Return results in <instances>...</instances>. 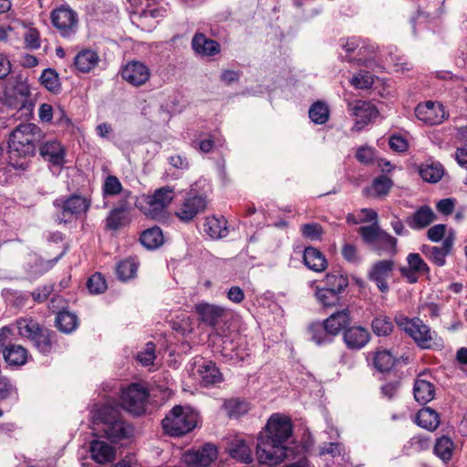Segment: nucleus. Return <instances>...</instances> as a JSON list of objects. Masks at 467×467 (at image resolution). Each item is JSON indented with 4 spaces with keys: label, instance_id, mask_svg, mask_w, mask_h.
<instances>
[{
    "label": "nucleus",
    "instance_id": "nucleus-1",
    "mask_svg": "<svg viewBox=\"0 0 467 467\" xmlns=\"http://www.w3.org/2000/svg\"><path fill=\"white\" fill-rule=\"evenodd\" d=\"M292 435L290 419L273 414L265 425V436L258 439L256 456L263 464L277 465L288 457L286 442Z\"/></svg>",
    "mask_w": 467,
    "mask_h": 467
},
{
    "label": "nucleus",
    "instance_id": "nucleus-2",
    "mask_svg": "<svg viewBox=\"0 0 467 467\" xmlns=\"http://www.w3.org/2000/svg\"><path fill=\"white\" fill-rule=\"evenodd\" d=\"M93 430L102 431L112 441L129 438L133 433L130 425L121 420L118 407L105 404L92 410Z\"/></svg>",
    "mask_w": 467,
    "mask_h": 467
},
{
    "label": "nucleus",
    "instance_id": "nucleus-3",
    "mask_svg": "<svg viewBox=\"0 0 467 467\" xmlns=\"http://www.w3.org/2000/svg\"><path fill=\"white\" fill-rule=\"evenodd\" d=\"M394 320L419 348L430 349L440 345V338L436 332L419 317L410 318L403 314H397Z\"/></svg>",
    "mask_w": 467,
    "mask_h": 467
},
{
    "label": "nucleus",
    "instance_id": "nucleus-4",
    "mask_svg": "<svg viewBox=\"0 0 467 467\" xmlns=\"http://www.w3.org/2000/svg\"><path fill=\"white\" fill-rule=\"evenodd\" d=\"M40 135L41 130L36 124H20L9 136L8 147L10 152L19 157L33 156Z\"/></svg>",
    "mask_w": 467,
    "mask_h": 467
},
{
    "label": "nucleus",
    "instance_id": "nucleus-5",
    "mask_svg": "<svg viewBox=\"0 0 467 467\" xmlns=\"http://www.w3.org/2000/svg\"><path fill=\"white\" fill-rule=\"evenodd\" d=\"M174 199V190L170 186L156 189L152 194H142L136 199V207L147 217H163L167 207Z\"/></svg>",
    "mask_w": 467,
    "mask_h": 467
},
{
    "label": "nucleus",
    "instance_id": "nucleus-6",
    "mask_svg": "<svg viewBox=\"0 0 467 467\" xmlns=\"http://www.w3.org/2000/svg\"><path fill=\"white\" fill-rule=\"evenodd\" d=\"M198 413L190 407L175 406L162 420L164 431L171 436H182L197 425Z\"/></svg>",
    "mask_w": 467,
    "mask_h": 467
},
{
    "label": "nucleus",
    "instance_id": "nucleus-7",
    "mask_svg": "<svg viewBox=\"0 0 467 467\" xmlns=\"http://www.w3.org/2000/svg\"><path fill=\"white\" fill-rule=\"evenodd\" d=\"M148 389L140 384H131L121 393V406L130 413L140 415L145 411Z\"/></svg>",
    "mask_w": 467,
    "mask_h": 467
},
{
    "label": "nucleus",
    "instance_id": "nucleus-8",
    "mask_svg": "<svg viewBox=\"0 0 467 467\" xmlns=\"http://www.w3.org/2000/svg\"><path fill=\"white\" fill-rule=\"evenodd\" d=\"M55 205L61 210L58 220L67 223L74 217L85 214L90 207V202L80 195H72L66 200H56Z\"/></svg>",
    "mask_w": 467,
    "mask_h": 467
},
{
    "label": "nucleus",
    "instance_id": "nucleus-9",
    "mask_svg": "<svg viewBox=\"0 0 467 467\" xmlns=\"http://www.w3.org/2000/svg\"><path fill=\"white\" fill-rule=\"evenodd\" d=\"M415 116L424 124L432 126L442 123L449 117V113L441 103L428 100L417 105Z\"/></svg>",
    "mask_w": 467,
    "mask_h": 467
},
{
    "label": "nucleus",
    "instance_id": "nucleus-10",
    "mask_svg": "<svg viewBox=\"0 0 467 467\" xmlns=\"http://www.w3.org/2000/svg\"><path fill=\"white\" fill-rule=\"evenodd\" d=\"M53 26L64 37H69L76 33L78 15L68 6H61L51 13Z\"/></svg>",
    "mask_w": 467,
    "mask_h": 467
},
{
    "label": "nucleus",
    "instance_id": "nucleus-11",
    "mask_svg": "<svg viewBox=\"0 0 467 467\" xmlns=\"http://www.w3.org/2000/svg\"><path fill=\"white\" fill-rule=\"evenodd\" d=\"M348 109L356 118V122L352 128L354 131H360L379 114L377 108L372 103L363 100L349 103Z\"/></svg>",
    "mask_w": 467,
    "mask_h": 467
},
{
    "label": "nucleus",
    "instance_id": "nucleus-12",
    "mask_svg": "<svg viewBox=\"0 0 467 467\" xmlns=\"http://www.w3.org/2000/svg\"><path fill=\"white\" fill-rule=\"evenodd\" d=\"M150 77V68L139 61H130L121 69V78L134 87L142 86Z\"/></svg>",
    "mask_w": 467,
    "mask_h": 467
},
{
    "label": "nucleus",
    "instance_id": "nucleus-13",
    "mask_svg": "<svg viewBox=\"0 0 467 467\" xmlns=\"http://www.w3.org/2000/svg\"><path fill=\"white\" fill-rule=\"evenodd\" d=\"M34 102L30 99V88L26 81L19 80L14 88V108L21 111V117L29 119L33 114Z\"/></svg>",
    "mask_w": 467,
    "mask_h": 467
},
{
    "label": "nucleus",
    "instance_id": "nucleus-14",
    "mask_svg": "<svg viewBox=\"0 0 467 467\" xmlns=\"http://www.w3.org/2000/svg\"><path fill=\"white\" fill-rule=\"evenodd\" d=\"M216 458V447L213 444H205L199 450L185 452L183 462L191 466L208 467Z\"/></svg>",
    "mask_w": 467,
    "mask_h": 467
},
{
    "label": "nucleus",
    "instance_id": "nucleus-15",
    "mask_svg": "<svg viewBox=\"0 0 467 467\" xmlns=\"http://www.w3.org/2000/svg\"><path fill=\"white\" fill-rule=\"evenodd\" d=\"M393 269L394 262L392 260L378 261L372 265L368 278L377 285L381 292L386 293L389 289L387 280L391 275Z\"/></svg>",
    "mask_w": 467,
    "mask_h": 467
},
{
    "label": "nucleus",
    "instance_id": "nucleus-16",
    "mask_svg": "<svg viewBox=\"0 0 467 467\" xmlns=\"http://www.w3.org/2000/svg\"><path fill=\"white\" fill-rule=\"evenodd\" d=\"M206 200L200 195L185 198L176 212V215L183 222L192 221L198 213L204 211Z\"/></svg>",
    "mask_w": 467,
    "mask_h": 467
},
{
    "label": "nucleus",
    "instance_id": "nucleus-17",
    "mask_svg": "<svg viewBox=\"0 0 467 467\" xmlns=\"http://www.w3.org/2000/svg\"><path fill=\"white\" fill-rule=\"evenodd\" d=\"M343 340L349 349H361L370 340L369 331L361 326H353L345 329Z\"/></svg>",
    "mask_w": 467,
    "mask_h": 467
},
{
    "label": "nucleus",
    "instance_id": "nucleus-18",
    "mask_svg": "<svg viewBox=\"0 0 467 467\" xmlns=\"http://www.w3.org/2000/svg\"><path fill=\"white\" fill-rule=\"evenodd\" d=\"M453 245V239L451 236H447L441 247L422 245L420 251L425 256L431 260L433 264L438 266H443L446 263V257L451 253Z\"/></svg>",
    "mask_w": 467,
    "mask_h": 467
},
{
    "label": "nucleus",
    "instance_id": "nucleus-19",
    "mask_svg": "<svg viewBox=\"0 0 467 467\" xmlns=\"http://www.w3.org/2000/svg\"><path fill=\"white\" fill-rule=\"evenodd\" d=\"M350 322V311L348 308H344L330 315L323 324L325 330L333 337L338 335L342 330L345 331Z\"/></svg>",
    "mask_w": 467,
    "mask_h": 467
},
{
    "label": "nucleus",
    "instance_id": "nucleus-20",
    "mask_svg": "<svg viewBox=\"0 0 467 467\" xmlns=\"http://www.w3.org/2000/svg\"><path fill=\"white\" fill-rule=\"evenodd\" d=\"M430 378L429 374L423 373L415 379L413 394L419 403L426 404L435 397V387Z\"/></svg>",
    "mask_w": 467,
    "mask_h": 467
},
{
    "label": "nucleus",
    "instance_id": "nucleus-21",
    "mask_svg": "<svg viewBox=\"0 0 467 467\" xmlns=\"http://www.w3.org/2000/svg\"><path fill=\"white\" fill-rule=\"evenodd\" d=\"M91 459L99 464H106L114 460L116 451L108 442L101 440H93L89 445Z\"/></svg>",
    "mask_w": 467,
    "mask_h": 467
},
{
    "label": "nucleus",
    "instance_id": "nucleus-22",
    "mask_svg": "<svg viewBox=\"0 0 467 467\" xmlns=\"http://www.w3.org/2000/svg\"><path fill=\"white\" fill-rule=\"evenodd\" d=\"M41 156L55 166H62L65 162V150L57 140L46 141L40 148Z\"/></svg>",
    "mask_w": 467,
    "mask_h": 467
},
{
    "label": "nucleus",
    "instance_id": "nucleus-23",
    "mask_svg": "<svg viewBox=\"0 0 467 467\" xmlns=\"http://www.w3.org/2000/svg\"><path fill=\"white\" fill-rule=\"evenodd\" d=\"M99 56L92 49L87 48L79 51L74 57V67L81 73H88L99 63Z\"/></svg>",
    "mask_w": 467,
    "mask_h": 467
},
{
    "label": "nucleus",
    "instance_id": "nucleus-24",
    "mask_svg": "<svg viewBox=\"0 0 467 467\" xmlns=\"http://www.w3.org/2000/svg\"><path fill=\"white\" fill-rule=\"evenodd\" d=\"M228 451L232 458L241 462L250 463L253 462L251 446L241 437H234L231 441Z\"/></svg>",
    "mask_w": 467,
    "mask_h": 467
},
{
    "label": "nucleus",
    "instance_id": "nucleus-25",
    "mask_svg": "<svg viewBox=\"0 0 467 467\" xmlns=\"http://www.w3.org/2000/svg\"><path fill=\"white\" fill-rule=\"evenodd\" d=\"M192 46L196 54L202 57H212L220 52V45L203 34H196L192 41Z\"/></svg>",
    "mask_w": 467,
    "mask_h": 467
},
{
    "label": "nucleus",
    "instance_id": "nucleus-26",
    "mask_svg": "<svg viewBox=\"0 0 467 467\" xmlns=\"http://www.w3.org/2000/svg\"><path fill=\"white\" fill-rule=\"evenodd\" d=\"M131 219L126 206L112 209L106 218L105 227L109 231H118L130 223Z\"/></svg>",
    "mask_w": 467,
    "mask_h": 467
},
{
    "label": "nucleus",
    "instance_id": "nucleus-27",
    "mask_svg": "<svg viewBox=\"0 0 467 467\" xmlns=\"http://www.w3.org/2000/svg\"><path fill=\"white\" fill-rule=\"evenodd\" d=\"M308 286L314 290V296L317 301L325 307L336 306L339 304L340 295L334 289L319 287L316 281L308 282Z\"/></svg>",
    "mask_w": 467,
    "mask_h": 467
},
{
    "label": "nucleus",
    "instance_id": "nucleus-28",
    "mask_svg": "<svg viewBox=\"0 0 467 467\" xmlns=\"http://www.w3.org/2000/svg\"><path fill=\"white\" fill-rule=\"evenodd\" d=\"M303 260L310 270L317 273L325 271L327 267L325 255L318 249L312 246L305 249Z\"/></svg>",
    "mask_w": 467,
    "mask_h": 467
},
{
    "label": "nucleus",
    "instance_id": "nucleus-29",
    "mask_svg": "<svg viewBox=\"0 0 467 467\" xmlns=\"http://www.w3.org/2000/svg\"><path fill=\"white\" fill-rule=\"evenodd\" d=\"M203 386H210L222 381L223 377L216 365L212 361H203L197 369Z\"/></svg>",
    "mask_w": 467,
    "mask_h": 467
},
{
    "label": "nucleus",
    "instance_id": "nucleus-30",
    "mask_svg": "<svg viewBox=\"0 0 467 467\" xmlns=\"http://www.w3.org/2000/svg\"><path fill=\"white\" fill-rule=\"evenodd\" d=\"M374 368L381 372L390 370L396 362V357L387 349H377L369 354Z\"/></svg>",
    "mask_w": 467,
    "mask_h": 467
},
{
    "label": "nucleus",
    "instance_id": "nucleus-31",
    "mask_svg": "<svg viewBox=\"0 0 467 467\" xmlns=\"http://www.w3.org/2000/svg\"><path fill=\"white\" fill-rule=\"evenodd\" d=\"M195 309L201 319L210 326H215L223 314V309L222 307L207 303H200L196 305Z\"/></svg>",
    "mask_w": 467,
    "mask_h": 467
},
{
    "label": "nucleus",
    "instance_id": "nucleus-32",
    "mask_svg": "<svg viewBox=\"0 0 467 467\" xmlns=\"http://www.w3.org/2000/svg\"><path fill=\"white\" fill-rule=\"evenodd\" d=\"M5 362L10 366H22L26 362L27 350L20 345L10 344L3 349Z\"/></svg>",
    "mask_w": 467,
    "mask_h": 467
},
{
    "label": "nucleus",
    "instance_id": "nucleus-33",
    "mask_svg": "<svg viewBox=\"0 0 467 467\" xmlns=\"http://www.w3.org/2000/svg\"><path fill=\"white\" fill-rule=\"evenodd\" d=\"M435 220V214L429 206H421L408 220V224L413 229H423Z\"/></svg>",
    "mask_w": 467,
    "mask_h": 467
},
{
    "label": "nucleus",
    "instance_id": "nucleus-34",
    "mask_svg": "<svg viewBox=\"0 0 467 467\" xmlns=\"http://www.w3.org/2000/svg\"><path fill=\"white\" fill-rule=\"evenodd\" d=\"M18 389L14 381L5 376L0 377V402L14 404L18 400Z\"/></svg>",
    "mask_w": 467,
    "mask_h": 467
},
{
    "label": "nucleus",
    "instance_id": "nucleus-35",
    "mask_svg": "<svg viewBox=\"0 0 467 467\" xmlns=\"http://www.w3.org/2000/svg\"><path fill=\"white\" fill-rule=\"evenodd\" d=\"M419 172L425 182L436 183L443 177L444 169L439 162L427 161L420 165Z\"/></svg>",
    "mask_w": 467,
    "mask_h": 467
},
{
    "label": "nucleus",
    "instance_id": "nucleus-36",
    "mask_svg": "<svg viewBox=\"0 0 467 467\" xmlns=\"http://www.w3.org/2000/svg\"><path fill=\"white\" fill-rule=\"evenodd\" d=\"M416 422L421 428L433 431L440 425V417L434 410L427 407L418 412Z\"/></svg>",
    "mask_w": 467,
    "mask_h": 467
},
{
    "label": "nucleus",
    "instance_id": "nucleus-37",
    "mask_svg": "<svg viewBox=\"0 0 467 467\" xmlns=\"http://www.w3.org/2000/svg\"><path fill=\"white\" fill-rule=\"evenodd\" d=\"M203 227L204 232L213 239L224 237L228 233L226 221L223 218L207 217Z\"/></svg>",
    "mask_w": 467,
    "mask_h": 467
},
{
    "label": "nucleus",
    "instance_id": "nucleus-38",
    "mask_svg": "<svg viewBox=\"0 0 467 467\" xmlns=\"http://www.w3.org/2000/svg\"><path fill=\"white\" fill-rule=\"evenodd\" d=\"M392 181L386 175L377 177L372 184L366 189V193L369 197L379 198L389 193Z\"/></svg>",
    "mask_w": 467,
    "mask_h": 467
},
{
    "label": "nucleus",
    "instance_id": "nucleus-39",
    "mask_svg": "<svg viewBox=\"0 0 467 467\" xmlns=\"http://www.w3.org/2000/svg\"><path fill=\"white\" fill-rule=\"evenodd\" d=\"M454 443L447 436H441L437 439L434 445V453L444 462L451 461L453 455Z\"/></svg>",
    "mask_w": 467,
    "mask_h": 467
},
{
    "label": "nucleus",
    "instance_id": "nucleus-40",
    "mask_svg": "<svg viewBox=\"0 0 467 467\" xmlns=\"http://www.w3.org/2000/svg\"><path fill=\"white\" fill-rule=\"evenodd\" d=\"M163 234L159 227L150 228L140 235L141 244L149 249L158 248L163 244Z\"/></svg>",
    "mask_w": 467,
    "mask_h": 467
},
{
    "label": "nucleus",
    "instance_id": "nucleus-41",
    "mask_svg": "<svg viewBox=\"0 0 467 467\" xmlns=\"http://www.w3.org/2000/svg\"><path fill=\"white\" fill-rule=\"evenodd\" d=\"M223 409L230 418H238L250 410L249 403L239 399H231L223 403Z\"/></svg>",
    "mask_w": 467,
    "mask_h": 467
},
{
    "label": "nucleus",
    "instance_id": "nucleus-42",
    "mask_svg": "<svg viewBox=\"0 0 467 467\" xmlns=\"http://www.w3.org/2000/svg\"><path fill=\"white\" fill-rule=\"evenodd\" d=\"M374 249L378 252L379 255H381L382 253L395 254L397 253V239L382 230L381 234H379V241L374 245Z\"/></svg>",
    "mask_w": 467,
    "mask_h": 467
},
{
    "label": "nucleus",
    "instance_id": "nucleus-43",
    "mask_svg": "<svg viewBox=\"0 0 467 467\" xmlns=\"http://www.w3.org/2000/svg\"><path fill=\"white\" fill-rule=\"evenodd\" d=\"M16 327L20 336L33 339L43 329L31 318H20L16 321Z\"/></svg>",
    "mask_w": 467,
    "mask_h": 467
},
{
    "label": "nucleus",
    "instance_id": "nucleus-44",
    "mask_svg": "<svg viewBox=\"0 0 467 467\" xmlns=\"http://www.w3.org/2000/svg\"><path fill=\"white\" fill-rule=\"evenodd\" d=\"M57 328L65 333L72 332L78 326V317L68 311H61L56 319Z\"/></svg>",
    "mask_w": 467,
    "mask_h": 467
},
{
    "label": "nucleus",
    "instance_id": "nucleus-45",
    "mask_svg": "<svg viewBox=\"0 0 467 467\" xmlns=\"http://www.w3.org/2000/svg\"><path fill=\"white\" fill-rule=\"evenodd\" d=\"M371 329L379 337H386L393 330L391 320L383 315L378 316L371 322Z\"/></svg>",
    "mask_w": 467,
    "mask_h": 467
},
{
    "label": "nucleus",
    "instance_id": "nucleus-46",
    "mask_svg": "<svg viewBox=\"0 0 467 467\" xmlns=\"http://www.w3.org/2000/svg\"><path fill=\"white\" fill-rule=\"evenodd\" d=\"M137 270L138 264L134 259L131 258L119 262L116 268L117 275L122 281H126L134 277Z\"/></svg>",
    "mask_w": 467,
    "mask_h": 467
},
{
    "label": "nucleus",
    "instance_id": "nucleus-47",
    "mask_svg": "<svg viewBox=\"0 0 467 467\" xmlns=\"http://www.w3.org/2000/svg\"><path fill=\"white\" fill-rule=\"evenodd\" d=\"M348 285V277L341 274H327L326 275L325 288L334 289L336 293L340 295Z\"/></svg>",
    "mask_w": 467,
    "mask_h": 467
},
{
    "label": "nucleus",
    "instance_id": "nucleus-48",
    "mask_svg": "<svg viewBox=\"0 0 467 467\" xmlns=\"http://www.w3.org/2000/svg\"><path fill=\"white\" fill-rule=\"evenodd\" d=\"M40 82L51 92H57L60 89L59 78L54 69H45L40 76Z\"/></svg>",
    "mask_w": 467,
    "mask_h": 467
},
{
    "label": "nucleus",
    "instance_id": "nucleus-49",
    "mask_svg": "<svg viewBox=\"0 0 467 467\" xmlns=\"http://www.w3.org/2000/svg\"><path fill=\"white\" fill-rule=\"evenodd\" d=\"M329 117V109L327 106L322 102L314 103L309 109V118L317 124H324Z\"/></svg>",
    "mask_w": 467,
    "mask_h": 467
},
{
    "label": "nucleus",
    "instance_id": "nucleus-50",
    "mask_svg": "<svg viewBox=\"0 0 467 467\" xmlns=\"http://www.w3.org/2000/svg\"><path fill=\"white\" fill-rule=\"evenodd\" d=\"M358 232L365 243L375 245L382 230L378 223H374L371 225L360 227Z\"/></svg>",
    "mask_w": 467,
    "mask_h": 467
},
{
    "label": "nucleus",
    "instance_id": "nucleus-51",
    "mask_svg": "<svg viewBox=\"0 0 467 467\" xmlns=\"http://www.w3.org/2000/svg\"><path fill=\"white\" fill-rule=\"evenodd\" d=\"M353 87L359 89H368L374 84V76L367 71H359L350 80Z\"/></svg>",
    "mask_w": 467,
    "mask_h": 467
},
{
    "label": "nucleus",
    "instance_id": "nucleus-52",
    "mask_svg": "<svg viewBox=\"0 0 467 467\" xmlns=\"http://www.w3.org/2000/svg\"><path fill=\"white\" fill-rule=\"evenodd\" d=\"M312 339L317 345L329 343L331 341V336L325 330L324 324L317 323L311 325L309 327Z\"/></svg>",
    "mask_w": 467,
    "mask_h": 467
},
{
    "label": "nucleus",
    "instance_id": "nucleus-53",
    "mask_svg": "<svg viewBox=\"0 0 467 467\" xmlns=\"http://www.w3.org/2000/svg\"><path fill=\"white\" fill-rule=\"evenodd\" d=\"M407 264L409 268L417 271L422 275L428 274L430 272V268L428 265L424 262L421 256L417 253H410L407 256Z\"/></svg>",
    "mask_w": 467,
    "mask_h": 467
},
{
    "label": "nucleus",
    "instance_id": "nucleus-54",
    "mask_svg": "<svg viewBox=\"0 0 467 467\" xmlns=\"http://www.w3.org/2000/svg\"><path fill=\"white\" fill-rule=\"evenodd\" d=\"M87 286L90 293L101 294L107 289V283L101 274L95 273L88 278Z\"/></svg>",
    "mask_w": 467,
    "mask_h": 467
},
{
    "label": "nucleus",
    "instance_id": "nucleus-55",
    "mask_svg": "<svg viewBox=\"0 0 467 467\" xmlns=\"http://www.w3.org/2000/svg\"><path fill=\"white\" fill-rule=\"evenodd\" d=\"M155 358V345L152 342L147 343L144 349L137 354V360L145 367L153 365Z\"/></svg>",
    "mask_w": 467,
    "mask_h": 467
},
{
    "label": "nucleus",
    "instance_id": "nucleus-56",
    "mask_svg": "<svg viewBox=\"0 0 467 467\" xmlns=\"http://www.w3.org/2000/svg\"><path fill=\"white\" fill-rule=\"evenodd\" d=\"M32 341L42 353H47L51 349L50 337L46 329H42L36 337H33Z\"/></svg>",
    "mask_w": 467,
    "mask_h": 467
},
{
    "label": "nucleus",
    "instance_id": "nucleus-57",
    "mask_svg": "<svg viewBox=\"0 0 467 467\" xmlns=\"http://www.w3.org/2000/svg\"><path fill=\"white\" fill-rule=\"evenodd\" d=\"M121 190L122 185L116 176L109 175L106 178L103 184V192L106 195L119 194Z\"/></svg>",
    "mask_w": 467,
    "mask_h": 467
},
{
    "label": "nucleus",
    "instance_id": "nucleus-58",
    "mask_svg": "<svg viewBox=\"0 0 467 467\" xmlns=\"http://www.w3.org/2000/svg\"><path fill=\"white\" fill-rule=\"evenodd\" d=\"M341 253L343 258L350 264H358L361 261L358 248L352 244H344Z\"/></svg>",
    "mask_w": 467,
    "mask_h": 467
},
{
    "label": "nucleus",
    "instance_id": "nucleus-59",
    "mask_svg": "<svg viewBox=\"0 0 467 467\" xmlns=\"http://www.w3.org/2000/svg\"><path fill=\"white\" fill-rule=\"evenodd\" d=\"M25 46L28 49H37L40 47V35L39 32L33 27L26 29L25 35Z\"/></svg>",
    "mask_w": 467,
    "mask_h": 467
},
{
    "label": "nucleus",
    "instance_id": "nucleus-60",
    "mask_svg": "<svg viewBox=\"0 0 467 467\" xmlns=\"http://www.w3.org/2000/svg\"><path fill=\"white\" fill-rule=\"evenodd\" d=\"M302 234L308 239L317 240L322 234V227L318 223H306L301 227Z\"/></svg>",
    "mask_w": 467,
    "mask_h": 467
},
{
    "label": "nucleus",
    "instance_id": "nucleus-61",
    "mask_svg": "<svg viewBox=\"0 0 467 467\" xmlns=\"http://www.w3.org/2000/svg\"><path fill=\"white\" fill-rule=\"evenodd\" d=\"M356 158L361 163H371L375 158V150L372 147L361 146L357 150Z\"/></svg>",
    "mask_w": 467,
    "mask_h": 467
},
{
    "label": "nucleus",
    "instance_id": "nucleus-62",
    "mask_svg": "<svg viewBox=\"0 0 467 467\" xmlns=\"http://www.w3.org/2000/svg\"><path fill=\"white\" fill-rule=\"evenodd\" d=\"M55 124L64 129H69L72 127L70 119L67 117L66 111L61 107L55 109Z\"/></svg>",
    "mask_w": 467,
    "mask_h": 467
},
{
    "label": "nucleus",
    "instance_id": "nucleus-63",
    "mask_svg": "<svg viewBox=\"0 0 467 467\" xmlns=\"http://www.w3.org/2000/svg\"><path fill=\"white\" fill-rule=\"evenodd\" d=\"M344 451V446L340 442L326 443L320 450V454H330L332 457L340 456Z\"/></svg>",
    "mask_w": 467,
    "mask_h": 467
},
{
    "label": "nucleus",
    "instance_id": "nucleus-64",
    "mask_svg": "<svg viewBox=\"0 0 467 467\" xmlns=\"http://www.w3.org/2000/svg\"><path fill=\"white\" fill-rule=\"evenodd\" d=\"M445 234L446 225L441 223L431 227L427 232V236L432 242H439L445 236Z\"/></svg>",
    "mask_w": 467,
    "mask_h": 467
}]
</instances>
